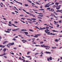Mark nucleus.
<instances>
[{
	"label": "nucleus",
	"mask_w": 62,
	"mask_h": 62,
	"mask_svg": "<svg viewBox=\"0 0 62 62\" xmlns=\"http://www.w3.org/2000/svg\"><path fill=\"white\" fill-rule=\"evenodd\" d=\"M24 5L26 7H28V4H25Z\"/></svg>",
	"instance_id": "nucleus-22"
},
{
	"label": "nucleus",
	"mask_w": 62,
	"mask_h": 62,
	"mask_svg": "<svg viewBox=\"0 0 62 62\" xmlns=\"http://www.w3.org/2000/svg\"><path fill=\"white\" fill-rule=\"evenodd\" d=\"M14 8H16V10H17L18 11V10L17 9V8H16V7H15V6L14 7Z\"/></svg>",
	"instance_id": "nucleus-39"
},
{
	"label": "nucleus",
	"mask_w": 62,
	"mask_h": 62,
	"mask_svg": "<svg viewBox=\"0 0 62 62\" xmlns=\"http://www.w3.org/2000/svg\"><path fill=\"white\" fill-rule=\"evenodd\" d=\"M20 16H22V17H23V16H24L23 15H20Z\"/></svg>",
	"instance_id": "nucleus-58"
},
{
	"label": "nucleus",
	"mask_w": 62,
	"mask_h": 62,
	"mask_svg": "<svg viewBox=\"0 0 62 62\" xmlns=\"http://www.w3.org/2000/svg\"><path fill=\"white\" fill-rule=\"evenodd\" d=\"M21 22L23 23H25V22H23V21L21 20Z\"/></svg>",
	"instance_id": "nucleus-57"
},
{
	"label": "nucleus",
	"mask_w": 62,
	"mask_h": 62,
	"mask_svg": "<svg viewBox=\"0 0 62 62\" xmlns=\"http://www.w3.org/2000/svg\"><path fill=\"white\" fill-rule=\"evenodd\" d=\"M54 3L52 2V4H51V5H54Z\"/></svg>",
	"instance_id": "nucleus-51"
},
{
	"label": "nucleus",
	"mask_w": 62,
	"mask_h": 62,
	"mask_svg": "<svg viewBox=\"0 0 62 62\" xmlns=\"http://www.w3.org/2000/svg\"><path fill=\"white\" fill-rule=\"evenodd\" d=\"M24 33H25V35H27V34H28V32H24Z\"/></svg>",
	"instance_id": "nucleus-14"
},
{
	"label": "nucleus",
	"mask_w": 62,
	"mask_h": 62,
	"mask_svg": "<svg viewBox=\"0 0 62 62\" xmlns=\"http://www.w3.org/2000/svg\"><path fill=\"white\" fill-rule=\"evenodd\" d=\"M49 27H51L50 28V29H51L52 28H53V27H51V26H49Z\"/></svg>",
	"instance_id": "nucleus-31"
},
{
	"label": "nucleus",
	"mask_w": 62,
	"mask_h": 62,
	"mask_svg": "<svg viewBox=\"0 0 62 62\" xmlns=\"http://www.w3.org/2000/svg\"><path fill=\"white\" fill-rule=\"evenodd\" d=\"M54 22L55 23H58V22H56V21H54Z\"/></svg>",
	"instance_id": "nucleus-37"
},
{
	"label": "nucleus",
	"mask_w": 62,
	"mask_h": 62,
	"mask_svg": "<svg viewBox=\"0 0 62 62\" xmlns=\"http://www.w3.org/2000/svg\"><path fill=\"white\" fill-rule=\"evenodd\" d=\"M36 3L37 4H38V5H40V4H39V3L38 2H36Z\"/></svg>",
	"instance_id": "nucleus-49"
},
{
	"label": "nucleus",
	"mask_w": 62,
	"mask_h": 62,
	"mask_svg": "<svg viewBox=\"0 0 62 62\" xmlns=\"http://www.w3.org/2000/svg\"><path fill=\"white\" fill-rule=\"evenodd\" d=\"M55 5H58V3H57V2H56L55 4Z\"/></svg>",
	"instance_id": "nucleus-42"
},
{
	"label": "nucleus",
	"mask_w": 62,
	"mask_h": 62,
	"mask_svg": "<svg viewBox=\"0 0 62 62\" xmlns=\"http://www.w3.org/2000/svg\"><path fill=\"white\" fill-rule=\"evenodd\" d=\"M32 44H37V43H35V42H34L32 43Z\"/></svg>",
	"instance_id": "nucleus-47"
},
{
	"label": "nucleus",
	"mask_w": 62,
	"mask_h": 62,
	"mask_svg": "<svg viewBox=\"0 0 62 62\" xmlns=\"http://www.w3.org/2000/svg\"><path fill=\"white\" fill-rule=\"evenodd\" d=\"M29 14L30 16H33V14Z\"/></svg>",
	"instance_id": "nucleus-40"
},
{
	"label": "nucleus",
	"mask_w": 62,
	"mask_h": 62,
	"mask_svg": "<svg viewBox=\"0 0 62 62\" xmlns=\"http://www.w3.org/2000/svg\"><path fill=\"white\" fill-rule=\"evenodd\" d=\"M31 19L32 20H34V21L36 20V19L34 18H32Z\"/></svg>",
	"instance_id": "nucleus-15"
},
{
	"label": "nucleus",
	"mask_w": 62,
	"mask_h": 62,
	"mask_svg": "<svg viewBox=\"0 0 62 62\" xmlns=\"http://www.w3.org/2000/svg\"><path fill=\"white\" fill-rule=\"evenodd\" d=\"M49 27H46V29H48V28H49Z\"/></svg>",
	"instance_id": "nucleus-59"
},
{
	"label": "nucleus",
	"mask_w": 62,
	"mask_h": 62,
	"mask_svg": "<svg viewBox=\"0 0 62 62\" xmlns=\"http://www.w3.org/2000/svg\"><path fill=\"white\" fill-rule=\"evenodd\" d=\"M62 20H60L59 21V23H62V22H61Z\"/></svg>",
	"instance_id": "nucleus-45"
},
{
	"label": "nucleus",
	"mask_w": 62,
	"mask_h": 62,
	"mask_svg": "<svg viewBox=\"0 0 62 62\" xmlns=\"http://www.w3.org/2000/svg\"><path fill=\"white\" fill-rule=\"evenodd\" d=\"M49 59H50V60H52V57H50L49 58Z\"/></svg>",
	"instance_id": "nucleus-18"
},
{
	"label": "nucleus",
	"mask_w": 62,
	"mask_h": 62,
	"mask_svg": "<svg viewBox=\"0 0 62 62\" xmlns=\"http://www.w3.org/2000/svg\"><path fill=\"white\" fill-rule=\"evenodd\" d=\"M14 23H18V22L17 21H15Z\"/></svg>",
	"instance_id": "nucleus-35"
},
{
	"label": "nucleus",
	"mask_w": 62,
	"mask_h": 62,
	"mask_svg": "<svg viewBox=\"0 0 62 62\" xmlns=\"http://www.w3.org/2000/svg\"><path fill=\"white\" fill-rule=\"evenodd\" d=\"M37 23H38V22H36V23H34V24H37Z\"/></svg>",
	"instance_id": "nucleus-44"
},
{
	"label": "nucleus",
	"mask_w": 62,
	"mask_h": 62,
	"mask_svg": "<svg viewBox=\"0 0 62 62\" xmlns=\"http://www.w3.org/2000/svg\"><path fill=\"white\" fill-rule=\"evenodd\" d=\"M40 34H38L37 35H35V36L34 37V38H38V37L37 36H40Z\"/></svg>",
	"instance_id": "nucleus-4"
},
{
	"label": "nucleus",
	"mask_w": 62,
	"mask_h": 62,
	"mask_svg": "<svg viewBox=\"0 0 62 62\" xmlns=\"http://www.w3.org/2000/svg\"><path fill=\"white\" fill-rule=\"evenodd\" d=\"M40 43H43V42H40Z\"/></svg>",
	"instance_id": "nucleus-61"
},
{
	"label": "nucleus",
	"mask_w": 62,
	"mask_h": 62,
	"mask_svg": "<svg viewBox=\"0 0 62 62\" xmlns=\"http://www.w3.org/2000/svg\"><path fill=\"white\" fill-rule=\"evenodd\" d=\"M16 2L17 3H19V4H20V5H23L22 3H21V2H18V1H16Z\"/></svg>",
	"instance_id": "nucleus-6"
},
{
	"label": "nucleus",
	"mask_w": 62,
	"mask_h": 62,
	"mask_svg": "<svg viewBox=\"0 0 62 62\" xmlns=\"http://www.w3.org/2000/svg\"><path fill=\"white\" fill-rule=\"evenodd\" d=\"M35 27L36 28H37L38 29H39V30H43V28H42L41 27L40 28V29L39 28V27H38L37 26H35Z\"/></svg>",
	"instance_id": "nucleus-3"
},
{
	"label": "nucleus",
	"mask_w": 62,
	"mask_h": 62,
	"mask_svg": "<svg viewBox=\"0 0 62 62\" xmlns=\"http://www.w3.org/2000/svg\"><path fill=\"white\" fill-rule=\"evenodd\" d=\"M55 41H58V40L57 39H56L55 40Z\"/></svg>",
	"instance_id": "nucleus-27"
},
{
	"label": "nucleus",
	"mask_w": 62,
	"mask_h": 62,
	"mask_svg": "<svg viewBox=\"0 0 62 62\" xmlns=\"http://www.w3.org/2000/svg\"><path fill=\"white\" fill-rule=\"evenodd\" d=\"M44 31H45V33H50V32H50V31L48 29H46Z\"/></svg>",
	"instance_id": "nucleus-2"
},
{
	"label": "nucleus",
	"mask_w": 62,
	"mask_h": 62,
	"mask_svg": "<svg viewBox=\"0 0 62 62\" xmlns=\"http://www.w3.org/2000/svg\"><path fill=\"white\" fill-rule=\"evenodd\" d=\"M21 31H27V30H24V29H22V30H21Z\"/></svg>",
	"instance_id": "nucleus-9"
},
{
	"label": "nucleus",
	"mask_w": 62,
	"mask_h": 62,
	"mask_svg": "<svg viewBox=\"0 0 62 62\" xmlns=\"http://www.w3.org/2000/svg\"><path fill=\"white\" fill-rule=\"evenodd\" d=\"M38 18H39V19H42V18L40 17H38Z\"/></svg>",
	"instance_id": "nucleus-26"
},
{
	"label": "nucleus",
	"mask_w": 62,
	"mask_h": 62,
	"mask_svg": "<svg viewBox=\"0 0 62 62\" xmlns=\"http://www.w3.org/2000/svg\"><path fill=\"white\" fill-rule=\"evenodd\" d=\"M28 22H29V23H31V24H32L33 23V22H29V21H28Z\"/></svg>",
	"instance_id": "nucleus-48"
},
{
	"label": "nucleus",
	"mask_w": 62,
	"mask_h": 62,
	"mask_svg": "<svg viewBox=\"0 0 62 62\" xmlns=\"http://www.w3.org/2000/svg\"><path fill=\"white\" fill-rule=\"evenodd\" d=\"M11 45H13L14 44V43H9Z\"/></svg>",
	"instance_id": "nucleus-10"
},
{
	"label": "nucleus",
	"mask_w": 62,
	"mask_h": 62,
	"mask_svg": "<svg viewBox=\"0 0 62 62\" xmlns=\"http://www.w3.org/2000/svg\"><path fill=\"white\" fill-rule=\"evenodd\" d=\"M7 30L8 31H10L11 30V29H7Z\"/></svg>",
	"instance_id": "nucleus-24"
},
{
	"label": "nucleus",
	"mask_w": 62,
	"mask_h": 62,
	"mask_svg": "<svg viewBox=\"0 0 62 62\" xmlns=\"http://www.w3.org/2000/svg\"><path fill=\"white\" fill-rule=\"evenodd\" d=\"M25 62H30V61L28 62V61H26Z\"/></svg>",
	"instance_id": "nucleus-63"
},
{
	"label": "nucleus",
	"mask_w": 62,
	"mask_h": 62,
	"mask_svg": "<svg viewBox=\"0 0 62 62\" xmlns=\"http://www.w3.org/2000/svg\"><path fill=\"white\" fill-rule=\"evenodd\" d=\"M11 21H9V23L10 24H11Z\"/></svg>",
	"instance_id": "nucleus-46"
},
{
	"label": "nucleus",
	"mask_w": 62,
	"mask_h": 62,
	"mask_svg": "<svg viewBox=\"0 0 62 62\" xmlns=\"http://www.w3.org/2000/svg\"><path fill=\"white\" fill-rule=\"evenodd\" d=\"M25 12H26V13L27 14H29V13H28L26 11Z\"/></svg>",
	"instance_id": "nucleus-43"
},
{
	"label": "nucleus",
	"mask_w": 62,
	"mask_h": 62,
	"mask_svg": "<svg viewBox=\"0 0 62 62\" xmlns=\"http://www.w3.org/2000/svg\"><path fill=\"white\" fill-rule=\"evenodd\" d=\"M15 12H16V13H18V12L16 11H15Z\"/></svg>",
	"instance_id": "nucleus-64"
},
{
	"label": "nucleus",
	"mask_w": 62,
	"mask_h": 62,
	"mask_svg": "<svg viewBox=\"0 0 62 62\" xmlns=\"http://www.w3.org/2000/svg\"><path fill=\"white\" fill-rule=\"evenodd\" d=\"M5 32L6 33H10V31H5Z\"/></svg>",
	"instance_id": "nucleus-30"
},
{
	"label": "nucleus",
	"mask_w": 62,
	"mask_h": 62,
	"mask_svg": "<svg viewBox=\"0 0 62 62\" xmlns=\"http://www.w3.org/2000/svg\"><path fill=\"white\" fill-rule=\"evenodd\" d=\"M12 40H14V41H15L16 40V39H15V38H13V39Z\"/></svg>",
	"instance_id": "nucleus-38"
},
{
	"label": "nucleus",
	"mask_w": 62,
	"mask_h": 62,
	"mask_svg": "<svg viewBox=\"0 0 62 62\" xmlns=\"http://www.w3.org/2000/svg\"><path fill=\"white\" fill-rule=\"evenodd\" d=\"M59 8H56L57 9H60V6H59Z\"/></svg>",
	"instance_id": "nucleus-16"
},
{
	"label": "nucleus",
	"mask_w": 62,
	"mask_h": 62,
	"mask_svg": "<svg viewBox=\"0 0 62 62\" xmlns=\"http://www.w3.org/2000/svg\"><path fill=\"white\" fill-rule=\"evenodd\" d=\"M7 50V49L6 48H4L3 51H6Z\"/></svg>",
	"instance_id": "nucleus-19"
},
{
	"label": "nucleus",
	"mask_w": 62,
	"mask_h": 62,
	"mask_svg": "<svg viewBox=\"0 0 62 62\" xmlns=\"http://www.w3.org/2000/svg\"><path fill=\"white\" fill-rule=\"evenodd\" d=\"M10 54H14L13 53H12L11 52H10Z\"/></svg>",
	"instance_id": "nucleus-41"
},
{
	"label": "nucleus",
	"mask_w": 62,
	"mask_h": 62,
	"mask_svg": "<svg viewBox=\"0 0 62 62\" xmlns=\"http://www.w3.org/2000/svg\"><path fill=\"white\" fill-rule=\"evenodd\" d=\"M6 46H7V47H8V48H10V46H9L8 44Z\"/></svg>",
	"instance_id": "nucleus-23"
},
{
	"label": "nucleus",
	"mask_w": 62,
	"mask_h": 62,
	"mask_svg": "<svg viewBox=\"0 0 62 62\" xmlns=\"http://www.w3.org/2000/svg\"><path fill=\"white\" fill-rule=\"evenodd\" d=\"M14 49L15 50V49H17V48H16V47H14Z\"/></svg>",
	"instance_id": "nucleus-60"
},
{
	"label": "nucleus",
	"mask_w": 62,
	"mask_h": 62,
	"mask_svg": "<svg viewBox=\"0 0 62 62\" xmlns=\"http://www.w3.org/2000/svg\"><path fill=\"white\" fill-rule=\"evenodd\" d=\"M45 8H48L49 7L48 6V5H47V4H46V5H45Z\"/></svg>",
	"instance_id": "nucleus-12"
},
{
	"label": "nucleus",
	"mask_w": 62,
	"mask_h": 62,
	"mask_svg": "<svg viewBox=\"0 0 62 62\" xmlns=\"http://www.w3.org/2000/svg\"><path fill=\"white\" fill-rule=\"evenodd\" d=\"M54 17H55V18H58V16H55L54 15Z\"/></svg>",
	"instance_id": "nucleus-34"
},
{
	"label": "nucleus",
	"mask_w": 62,
	"mask_h": 62,
	"mask_svg": "<svg viewBox=\"0 0 62 62\" xmlns=\"http://www.w3.org/2000/svg\"><path fill=\"white\" fill-rule=\"evenodd\" d=\"M27 0L28 1V2H29L30 3H32V1H31L29 0Z\"/></svg>",
	"instance_id": "nucleus-13"
},
{
	"label": "nucleus",
	"mask_w": 62,
	"mask_h": 62,
	"mask_svg": "<svg viewBox=\"0 0 62 62\" xmlns=\"http://www.w3.org/2000/svg\"><path fill=\"white\" fill-rule=\"evenodd\" d=\"M53 13H55V15H57V14L55 12Z\"/></svg>",
	"instance_id": "nucleus-33"
},
{
	"label": "nucleus",
	"mask_w": 62,
	"mask_h": 62,
	"mask_svg": "<svg viewBox=\"0 0 62 62\" xmlns=\"http://www.w3.org/2000/svg\"><path fill=\"white\" fill-rule=\"evenodd\" d=\"M30 53H31V52H28L27 53V54H30Z\"/></svg>",
	"instance_id": "nucleus-28"
},
{
	"label": "nucleus",
	"mask_w": 62,
	"mask_h": 62,
	"mask_svg": "<svg viewBox=\"0 0 62 62\" xmlns=\"http://www.w3.org/2000/svg\"><path fill=\"white\" fill-rule=\"evenodd\" d=\"M5 46H6V45L5 46H3L2 45H0V47H1V48H4V47H5Z\"/></svg>",
	"instance_id": "nucleus-5"
},
{
	"label": "nucleus",
	"mask_w": 62,
	"mask_h": 62,
	"mask_svg": "<svg viewBox=\"0 0 62 62\" xmlns=\"http://www.w3.org/2000/svg\"><path fill=\"white\" fill-rule=\"evenodd\" d=\"M7 42H8V41H6L3 43V44H5V43H7Z\"/></svg>",
	"instance_id": "nucleus-8"
},
{
	"label": "nucleus",
	"mask_w": 62,
	"mask_h": 62,
	"mask_svg": "<svg viewBox=\"0 0 62 62\" xmlns=\"http://www.w3.org/2000/svg\"><path fill=\"white\" fill-rule=\"evenodd\" d=\"M39 10H44V11L45 10L44 9H39Z\"/></svg>",
	"instance_id": "nucleus-36"
},
{
	"label": "nucleus",
	"mask_w": 62,
	"mask_h": 62,
	"mask_svg": "<svg viewBox=\"0 0 62 62\" xmlns=\"http://www.w3.org/2000/svg\"><path fill=\"white\" fill-rule=\"evenodd\" d=\"M38 13L39 14V15H43V14H42L41 13Z\"/></svg>",
	"instance_id": "nucleus-32"
},
{
	"label": "nucleus",
	"mask_w": 62,
	"mask_h": 62,
	"mask_svg": "<svg viewBox=\"0 0 62 62\" xmlns=\"http://www.w3.org/2000/svg\"><path fill=\"white\" fill-rule=\"evenodd\" d=\"M59 25H57V27H59Z\"/></svg>",
	"instance_id": "nucleus-54"
},
{
	"label": "nucleus",
	"mask_w": 62,
	"mask_h": 62,
	"mask_svg": "<svg viewBox=\"0 0 62 62\" xmlns=\"http://www.w3.org/2000/svg\"><path fill=\"white\" fill-rule=\"evenodd\" d=\"M52 31H53V32H56V31H55L54 30H52Z\"/></svg>",
	"instance_id": "nucleus-56"
},
{
	"label": "nucleus",
	"mask_w": 62,
	"mask_h": 62,
	"mask_svg": "<svg viewBox=\"0 0 62 62\" xmlns=\"http://www.w3.org/2000/svg\"><path fill=\"white\" fill-rule=\"evenodd\" d=\"M6 53H4L3 54H2V55H6Z\"/></svg>",
	"instance_id": "nucleus-55"
},
{
	"label": "nucleus",
	"mask_w": 62,
	"mask_h": 62,
	"mask_svg": "<svg viewBox=\"0 0 62 62\" xmlns=\"http://www.w3.org/2000/svg\"><path fill=\"white\" fill-rule=\"evenodd\" d=\"M62 11V10H58L56 11V12H61Z\"/></svg>",
	"instance_id": "nucleus-25"
},
{
	"label": "nucleus",
	"mask_w": 62,
	"mask_h": 62,
	"mask_svg": "<svg viewBox=\"0 0 62 62\" xmlns=\"http://www.w3.org/2000/svg\"><path fill=\"white\" fill-rule=\"evenodd\" d=\"M33 39V40H35V38H34L33 39Z\"/></svg>",
	"instance_id": "nucleus-53"
},
{
	"label": "nucleus",
	"mask_w": 62,
	"mask_h": 62,
	"mask_svg": "<svg viewBox=\"0 0 62 62\" xmlns=\"http://www.w3.org/2000/svg\"><path fill=\"white\" fill-rule=\"evenodd\" d=\"M29 30L31 32H34V31H33V30H32L31 29H29Z\"/></svg>",
	"instance_id": "nucleus-17"
},
{
	"label": "nucleus",
	"mask_w": 62,
	"mask_h": 62,
	"mask_svg": "<svg viewBox=\"0 0 62 62\" xmlns=\"http://www.w3.org/2000/svg\"><path fill=\"white\" fill-rule=\"evenodd\" d=\"M55 7V5L53 6V8H54Z\"/></svg>",
	"instance_id": "nucleus-52"
},
{
	"label": "nucleus",
	"mask_w": 62,
	"mask_h": 62,
	"mask_svg": "<svg viewBox=\"0 0 62 62\" xmlns=\"http://www.w3.org/2000/svg\"><path fill=\"white\" fill-rule=\"evenodd\" d=\"M18 29H14V30L13 29L12 30V31H17V30H18Z\"/></svg>",
	"instance_id": "nucleus-7"
},
{
	"label": "nucleus",
	"mask_w": 62,
	"mask_h": 62,
	"mask_svg": "<svg viewBox=\"0 0 62 62\" xmlns=\"http://www.w3.org/2000/svg\"><path fill=\"white\" fill-rule=\"evenodd\" d=\"M35 46L36 47H38L40 46L39 45H35Z\"/></svg>",
	"instance_id": "nucleus-29"
},
{
	"label": "nucleus",
	"mask_w": 62,
	"mask_h": 62,
	"mask_svg": "<svg viewBox=\"0 0 62 62\" xmlns=\"http://www.w3.org/2000/svg\"><path fill=\"white\" fill-rule=\"evenodd\" d=\"M11 24V25H13V26H14V27H17V26H15V25L14 24Z\"/></svg>",
	"instance_id": "nucleus-21"
},
{
	"label": "nucleus",
	"mask_w": 62,
	"mask_h": 62,
	"mask_svg": "<svg viewBox=\"0 0 62 62\" xmlns=\"http://www.w3.org/2000/svg\"><path fill=\"white\" fill-rule=\"evenodd\" d=\"M27 57H28V58H29V57L30 58V57H31L30 56H28Z\"/></svg>",
	"instance_id": "nucleus-62"
},
{
	"label": "nucleus",
	"mask_w": 62,
	"mask_h": 62,
	"mask_svg": "<svg viewBox=\"0 0 62 62\" xmlns=\"http://www.w3.org/2000/svg\"><path fill=\"white\" fill-rule=\"evenodd\" d=\"M4 57H5V58H7V56H4Z\"/></svg>",
	"instance_id": "nucleus-50"
},
{
	"label": "nucleus",
	"mask_w": 62,
	"mask_h": 62,
	"mask_svg": "<svg viewBox=\"0 0 62 62\" xmlns=\"http://www.w3.org/2000/svg\"><path fill=\"white\" fill-rule=\"evenodd\" d=\"M22 41H24L25 42H26V41H27L26 40H25L24 39H23L22 40Z\"/></svg>",
	"instance_id": "nucleus-20"
},
{
	"label": "nucleus",
	"mask_w": 62,
	"mask_h": 62,
	"mask_svg": "<svg viewBox=\"0 0 62 62\" xmlns=\"http://www.w3.org/2000/svg\"><path fill=\"white\" fill-rule=\"evenodd\" d=\"M46 54H51V52L46 51Z\"/></svg>",
	"instance_id": "nucleus-11"
},
{
	"label": "nucleus",
	"mask_w": 62,
	"mask_h": 62,
	"mask_svg": "<svg viewBox=\"0 0 62 62\" xmlns=\"http://www.w3.org/2000/svg\"><path fill=\"white\" fill-rule=\"evenodd\" d=\"M47 10H49V11H51L52 12L54 11V9L52 8L50 9V8H47ZM50 9H51V10H49Z\"/></svg>",
	"instance_id": "nucleus-1"
}]
</instances>
